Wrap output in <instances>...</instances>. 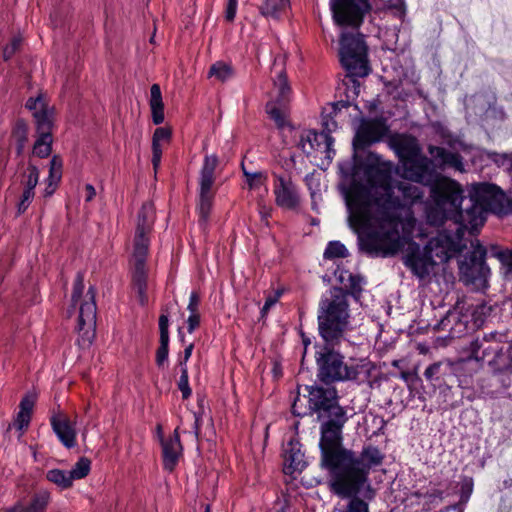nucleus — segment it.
I'll use <instances>...</instances> for the list:
<instances>
[{
  "label": "nucleus",
  "instance_id": "f257e3e1",
  "mask_svg": "<svg viewBox=\"0 0 512 512\" xmlns=\"http://www.w3.org/2000/svg\"><path fill=\"white\" fill-rule=\"evenodd\" d=\"M373 172L379 187L352 191L347 204L352 225L367 232L361 238L363 249L371 255L386 257L399 251L401 238L413 235L417 220L412 208L422 200L424 192L404 181L391 186L388 172Z\"/></svg>",
  "mask_w": 512,
  "mask_h": 512
},
{
  "label": "nucleus",
  "instance_id": "f03ea898",
  "mask_svg": "<svg viewBox=\"0 0 512 512\" xmlns=\"http://www.w3.org/2000/svg\"><path fill=\"white\" fill-rule=\"evenodd\" d=\"M464 200L461 185L448 177L439 176L430 184L429 198L425 202L428 224L440 226L447 219L460 225L459 230L474 233L483 226L486 213L502 214L506 209L505 193L495 184L477 183L469 191L470 205L461 209Z\"/></svg>",
  "mask_w": 512,
  "mask_h": 512
},
{
  "label": "nucleus",
  "instance_id": "7ed1b4c3",
  "mask_svg": "<svg viewBox=\"0 0 512 512\" xmlns=\"http://www.w3.org/2000/svg\"><path fill=\"white\" fill-rule=\"evenodd\" d=\"M354 464L344 466L334 478H328L327 485L330 492L338 497H349L355 494L371 492L369 481L370 470L373 466L382 463L383 456L374 446L364 447L357 455L353 451Z\"/></svg>",
  "mask_w": 512,
  "mask_h": 512
},
{
  "label": "nucleus",
  "instance_id": "20e7f679",
  "mask_svg": "<svg viewBox=\"0 0 512 512\" xmlns=\"http://www.w3.org/2000/svg\"><path fill=\"white\" fill-rule=\"evenodd\" d=\"M155 219L153 203L146 202L142 205L138 217L134 237L133 253L131 258L132 283L137 291L139 302L145 305L148 301L146 259L149 249L148 235L152 230Z\"/></svg>",
  "mask_w": 512,
  "mask_h": 512
},
{
  "label": "nucleus",
  "instance_id": "39448f33",
  "mask_svg": "<svg viewBox=\"0 0 512 512\" xmlns=\"http://www.w3.org/2000/svg\"><path fill=\"white\" fill-rule=\"evenodd\" d=\"M349 304L347 292L333 288L330 296L323 298L318 309L319 334L327 344H337L349 326Z\"/></svg>",
  "mask_w": 512,
  "mask_h": 512
},
{
  "label": "nucleus",
  "instance_id": "423d86ee",
  "mask_svg": "<svg viewBox=\"0 0 512 512\" xmlns=\"http://www.w3.org/2000/svg\"><path fill=\"white\" fill-rule=\"evenodd\" d=\"M343 428L320 424V464L328 472V478H334L339 470L355 461L353 451L342 446Z\"/></svg>",
  "mask_w": 512,
  "mask_h": 512
},
{
  "label": "nucleus",
  "instance_id": "0eeeda50",
  "mask_svg": "<svg viewBox=\"0 0 512 512\" xmlns=\"http://www.w3.org/2000/svg\"><path fill=\"white\" fill-rule=\"evenodd\" d=\"M83 291L84 275L83 273L78 272L73 284L72 302L73 304L80 302L77 324V330L80 337L78 342L83 347H88L95 336L97 310L95 302L96 291L92 286L89 287L84 296Z\"/></svg>",
  "mask_w": 512,
  "mask_h": 512
},
{
  "label": "nucleus",
  "instance_id": "6e6552de",
  "mask_svg": "<svg viewBox=\"0 0 512 512\" xmlns=\"http://www.w3.org/2000/svg\"><path fill=\"white\" fill-rule=\"evenodd\" d=\"M340 61L352 76L365 77L369 74L367 46L362 34L343 33L341 35Z\"/></svg>",
  "mask_w": 512,
  "mask_h": 512
},
{
  "label": "nucleus",
  "instance_id": "1a4fd4ad",
  "mask_svg": "<svg viewBox=\"0 0 512 512\" xmlns=\"http://www.w3.org/2000/svg\"><path fill=\"white\" fill-rule=\"evenodd\" d=\"M509 342L507 333L492 332L485 334L482 338H476L468 347L471 357L477 361L488 360L490 364H494L500 370L512 371V360L509 365H501L500 358Z\"/></svg>",
  "mask_w": 512,
  "mask_h": 512
},
{
  "label": "nucleus",
  "instance_id": "9d476101",
  "mask_svg": "<svg viewBox=\"0 0 512 512\" xmlns=\"http://www.w3.org/2000/svg\"><path fill=\"white\" fill-rule=\"evenodd\" d=\"M218 165V157L216 155H207L204 158L203 166L199 177V191L197 211L199 215V224L206 229L209 217L212 211L215 191L213 184L215 182V169Z\"/></svg>",
  "mask_w": 512,
  "mask_h": 512
},
{
  "label": "nucleus",
  "instance_id": "9b49d317",
  "mask_svg": "<svg viewBox=\"0 0 512 512\" xmlns=\"http://www.w3.org/2000/svg\"><path fill=\"white\" fill-rule=\"evenodd\" d=\"M325 344L317 352L316 362L318 364V378L324 383L346 381L348 364L344 363V357L334 349Z\"/></svg>",
  "mask_w": 512,
  "mask_h": 512
},
{
  "label": "nucleus",
  "instance_id": "f8f14e48",
  "mask_svg": "<svg viewBox=\"0 0 512 512\" xmlns=\"http://www.w3.org/2000/svg\"><path fill=\"white\" fill-rule=\"evenodd\" d=\"M472 245L473 251L460 262V274L467 284L485 288L490 274V269L485 262L486 249L478 241L476 245Z\"/></svg>",
  "mask_w": 512,
  "mask_h": 512
},
{
  "label": "nucleus",
  "instance_id": "ddd939ff",
  "mask_svg": "<svg viewBox=\"0 0 512 512\" xmlns=\"http://www.w3.org/2000/svg\"><path fill=\"white\" fill-rule=\"evenodd\" d=\"M333 19L337 25L358 28L372 5L370 0H331Z\"/></svg>",
  "mask_w": 512,
  "mask_h": 512
},
{
  "label": "nucleus",
  "instance_id": "4468645a",
  "mask_svg": "<svg viewBox=\"0 0 512 512\" xmlns=\"http://www.w3.org/2000/svg\"><path fill=\"white\" fill-rule=\"evenodd\" d=\"M290 95L291 88L286 73L283 69H280L273 80L271 100L266 104L267 114L279 128L284 127L286 124V103L289 101Z\"/></svg>",
  "mask_w": 512,
  "mask_h": 512
},
{
  "label": "nucleus",
  "instance_id": "2eb2a0df",
  "mask_svg": "<svg viewBox=\"0 0 512 512\" xmlns=\"http://www.w3.org/2000/svg\"><path fill=\"white\" fill-rule=\"evenodd\" d=\"M426 253L436 260V264L447 262L462 250L460 238H455L446 232H440L431 238L423 247Z\"/></svg>",
  "mask_w": 512,
  "mask_h": 512
},
{
  "label": "nucleus",
  "instance_id": "dca6fc26",
  "mask_svg": "<svg viewBox=\"0 0 512 512\" xmlns=\"http://www.w3.org/2000/svg\"><path fill=\"white\" fill-rule=\"evenodd\" d=\"M334 138L326 132L317 133L312 130L302 131L299 135L298 148H300L307 156L312 155L316 151L326 154V158L331 160L335 155L333 148Z\"/></svg>",
  "mask_w": 512,
  "mask_h": 512
},
{
  "label": "nucleus",
  "instance_id": "f3484780",
  "mask_svg": "<svg viewBox=\"0 0 512 512\" xmlns=\"http://www.w3.org/2000/svg\"><path fill=\"white\" fill-rule=\"evenodd\" d=\"M403 263L420 280L430 278L437 266L436 260L432 259L419 245L409 246L403 257Z\"/></svg>",
  "mask_w": 512,
  "mask_h": 512
},
{
  "label": "nucleus",
  "instance_id": "a211bd4d",
  "mask_svg": "<svg viewBox=\"0 0 512 512\" xmlns=\"http://www.w3.org/2000/svg\"><path fill=\"white\" fill-rule=\"evenodd\" d=\"M388 131V126L382 120L372 119L365 121L358 128L353 145L357 149H363L382 140Z\"/></svg>",
  "mask_w": 512,
  "mask_h": 512
},
{
  "label": "nucleus",
  "instance_id": "6ab92c4d",
  "mask_svg": "<svg viewBox=\"0 0 512 512\" xmlns=\"http://www.w3.org/2000/svg\"><path fill=\"white\" fill-rule=\"evenodd\" d=\"M273 193L276 205L281 208L293 210L300 204L299 193L290 178L275 175Z\"/></svg>",
  "mask_w": 512,
  "mask_h": 512
},
{
  "label": "nucleus",
  "instance_id": "aec40b11",
  "mask_svg": "<svg viewBox=\"0 0 512 512\" xmlns=\"http://www.w3.org/2000/svg\"><path fill=\"white\" fill-rule=\"evenodd\" d=\"M430 167L431 160L426 156L419 154V156H416L415 158H410L401 162V172L399 175L403 179L427 185Z\"/></svg>",
  "mask_w": 512,
  "mask_h": 512
},
{
  "label": "nucleus",
  "instance_id": "412c9836",
  "mask_svg": "<svg viewBox=\"0 0 512 512\" xmlns=\"http://www.w3.org/2000/svg\"><path fill=\"white\" fill-rule=\"evenodd\" d=\"M307 390L309 393V409L317 413V417L339 403L338 393L334 387L309 386Z\"/></svg>",
  "mask_w": 512,
  "mask_h": 512
},
{
  "label": "nucleus",
  "instance_id": "4be33fe9",
  "mask_svg": "<svg viewBox=\"0 0 512 512\" xmlns=\"http://www.w3.org/2000/svg\"><path fill=\"white\" fill-rule=\"evenodd\" d=\"M25 106L28 110L32 111L37 128L52 127L54 108L49 106L47 99L43 94H39L35 98H29Z\"/></svg>",
  "mask_w": 512,
  "mask_h": 512
},
{
  "label": "nucleus",
  "instance_id": "5701e85b",
  "mask_svg": "<svg viewBox=\"0 0 512 512\" xmlns=\"http://www.w3.org/2000/svg\"><path fill=\"white\" fill-rule=\"evenodd\" d=\"M161 445L163 467L165 470L172 472L177 466L183 451L178 428L174 430L173 435L169 436L167 439H162Z\"/></svg>",
  "mask_w": 512,
  "mask_h": 512
},
{
  "label": "nucleus",
  "instance_id": "b1692460",
  "mask_svg": "<svg viewBox=\"0 0 512 512\" xmlns=\"http://www.w3.org/2000/svg\"><path fill=\"white\" fill-rule=\"evenodd\" d=\"M389 144L399 157L400 162L415 158L421 154V147L418 140L411 135L396 134L390 138Z\"/></svg>",
  "mask_w": 512,
  "mask_h": 512
},
{
  "label": "nucleus",
  "instance_id": "393cba45",
  "mask_svg": "<svg viewBox=\"0 0 512 512\" xmlns=\"http://www.w3.org/2000/svg\"><path fill=\"white\" fill-rule=\"evenodd\" d=\"M51 424L54 432L65 447L72 448L76 445V431L69 419L53 418Z\"/></svg>",
  "mask_w": 512,
  "mask_h": 512
},
{
  "label": "nucleus",
  "instance_id": "a878e982",
  "mask_svg": "<svg viewBox=\"0 0 512 512\" xmlns=\"http://www.w3.org/2000/svg\"><path fill=\"white\" fill-rule=\"evenodd\" d=\"M428 152L435 159L440 161V166H449L457 171L463 172L464 165L462 157L458 153H454L446 150L445 148L438 146H429Z\"/></svg>",
  "mask_w": 512,
  "mask_h": 512
},
{
  "label": "nucleus",
  "instance_id": "bb28decb",
  "mask_svg": "<svg viewBox=\"0 0 512 512\" xmlns=\"http://www.w3.org/2000/svg\"><path fill=\"white\" fill-rule=\"evenodd\" d=\"M149 105L152 114V121L155 125L164 122V103L162 100V93L158 84H153L150 88Z\"/></svg>",
  "mask_w": 512,
  "mask_h": 512
},
{
  "label": "nucleus",
  "instance_id": "cd10ccee",
  "mask_svg": "<svg viewBox=\"0 0 512 512\" xmlns=\"http://www.w3.org/2000/svg\"><path fill=\"white\" fill-rule=\"evenodd\" d=\"M317 418L320 421V424L327 426L336 425L338 427H344L348 421L347 412L341 405H339V403L330 407L328 411L322 413Z\"/></svg>",
  "mask_w": 512,
  "mask_h": 512
},
{
  "label": "nucleus",
  "instance_id": "c85d7f7f",
  "mask_svg": "<svg viewBox=\"0 0 512 512\" xmlns=\"http://www.w3.org/2000/svg\"><path fill=\"white\" fill-rule=\"evenodd\" d=\"M52 127L37 128L38 138L33 146V154L45 158L50 155L52 150Z\"/></svg>",
  "mask_w": 512,
  "mask_h": 512
},
{
  "label": "nucleus",
  "instance_id": "c756f323",
  "mask_svg": "<svg viewBox=\"0 0 512 512\" xmlns=\"http://www.w3.org/2000/svg\"><path fill=\"white\" fill-rule=\"evenodd\" d=\"M35 404V398L31 395L25 396L19 405V412L17 413L14 425L19 430H24L29 426L31 420L32 410Z\"/></svg>",
  "mask_w": 512,
  "mask_h": 512
},
{
  "label": "nucleus",
  "instance_id": "7c9ffc66",
  "mask_svg": "<svg viewBox=\"0 0 512 512\" xmlns=\"http://www.w3.org/2000/svg\"><path fill=\"white\" fill-rule=\"evenodd\" d=\"M374 364L368 359H360L354 365H348L347 373L348 380H367L370 378L372 371L374 370Z\"/></svg>",
  "mask_w": 512,
  "mask_h": 512
},
{
  "label": "nucleus",
  "instance_id": "2f4dec72",
  "mask_svg": "<svg viewBox=\"0 0 512 512\" xmlns=\"http://www.w3.org/2000/svg\"><path fill=\"white\" fill-rule=\"evenodd\" d=\"M50 502V493L40 491L33 495L29 505L21 503V512H45Z\"/></svg>",
  "mask_w": 512,
  "mask_h": 512
},
{
  "label": "nucleus",
  "instance_id": "473e14b6",
  "mask_svg": "<svg viewBox=\"0 0 512 512\" xmlns=\"http://www.w3.org/2000/svg\"><path fill=\"white\" fill-rule=\"evenodd\" d=\"M11 137L16 145L17 154H22L28 142L27 124L24 121H17L13 128Z\"/></svg>",
  "mask_w": 512,
  "mask_h": 512
},
{
  "label": "nucleus",
  "instance_id": "72a5a7b5",
  "mask_svg": "<svg viewBox=\"0 0 512 512\" xmlns=\"http://www.w3.org/2000/svg\"><path fill=\"white\" fill-rule=\"evenodd\" d=\"M40 171L32 164L28 163L27 169L21 175V186L23 189L34 191L39 182Z\"/></svg>",
  "mask_w": 512,
  "mask_h": 512
},
{
  "label": "nucleus",
  "instance_id": "f704fd0d",
  "mask_svg": "<svg viewBox=\"0 0 512 512\" xmlns=\"http://www.w3.org/2000/svg\"><path fill=\"white\" fill-rule=\"evenodd\" d=\"M46 478L61 489H67L73 484L70 472L61 469H51L47 471Z\"/></svg>",
  "mask_w": 512,
  "mask_h": 512
},
{
  "label": "nucleus",
  "instance_id": "c9c22d12",
  "mask_svg": "<svg viewBox=\"0 0 512 512\" xmlns=\"http://www.w3.org/2000/svg\"><path fill=\"white\" fill-rule=\"evenodd\" d=\"M244 175L246 177V182L251 190H258L262 187L264 188V194L268 193V188L266 186L267 183V175L264 172H248L244 167H242Z\"/></svg>",
  "mask_w": 512,
  "mask_h": 512
},
{
  "label": "nucleus",
  "instance_id": "e433bc0d",
  "mask_svg": "<svg viewBox=\"0 0 512 512\" xmlns=\"http://www.w3.org/2000/svg\"><path fill=\"white\" fill-rule=\"evenodd\" d=\"M289 6V0H265L261 6V13L265 16L276 17Z\"/></svg>",
  "mask_w": 512,
  "mask_h": 512
},
{
  "label": "nucleus",
  "instance_id": "4c0bfd02",
  "mask_svg": "<svg viewBox=\"0 0 512 512\" xmlns=\"http://www.w3.org/2000/svg\"><path fill=\"white\" fill-rule=\"evenodd\" d=\"M359 496L370 499L373 497V490L371 489V492L366 495L362 493L349 497H340L341 499H350L346 511L343 512H369L368 504L364 500L360 499Z\"/></svg>",
  "mask_w": 512,
  "mask_h": 512
},
{
  "label": "nucleus",
  "instance_id": "58836bf2",
  "mask_svg": "<svg viewBox=\"0 0 512 512\" xmlns=\"http://www.w3.org/2000/svg\"><path fill=\"white\" fill-rule=\"evenodd\" d=\"M233 75L232 67L222 61L214 63L209 70V77H215L218 81L224 82Z\"/></svg>",
  "mask_w": 512,
  "mask_h": 512
},
{
  "label": "nucleus",
  "instance_id": "ea45409f",
  "mask_svg": "<svg viewBox=\"0 0 512 512\" xmlns=\"http://www.w3.org/2000/svg\"><path fill=\"white\" fill-rule=\"evenodd\" d=\"M348 254V250L344 244L339 241H330L326 246L323 257L333 260L336 258H345Z\"/></svg>",
  "mask_w": 512,
  "mask_h": 512
},
{
  "label": "nucleus",
  "instance_id": "a19ab883",
  "mask_svg": "<svg viewBox=\"0 0 512 512\" xmlns=\"http://www.w3.org/2000/svg\"><path fill=\"white\" fill-rule=\"evenodd\" d=\"M91 462L89 459L83 457L80 458L73 468L69 471L73 480L82 479L86 477L90 472Z\"/></svg>",
  "mask_w": 512,
  "mask_h": 512
},
{
  "label": "nucleus",
  "instance_id": "79ce46f5",
  "mask_svg": "<svg viewBox=\"0 0 512 512\" xmlns=\"http://www.w3.org/2000/svg\"><path fill=\"white\" fill-rule=\"evenodd\" d=\"M62 167V159L59 156L54 155L50 160L49 175L47 179L60 182L62 177Z\"/></svg>",
  "mask_w": 512,
  "mask_h": 512
},
{
  "label": "nucleus",
  "instance_id": "37998d69",
  "mask_svg": "<svg viewBox=\"0 0 512 512\" xmlns=\"http://www.w3.org/2000/svg\"><path fill=\"white\" fill-rule=\"evenodd\" d=\"M34 197H35V191L23 189V191L19 197V200L16 204L18 215L23 214L28 209V207L32 203Z\"/></svg>",
  "mask_w": 512,
  "mask_h": 512
},
{
  "label": "nucleus",
  "instance_id": "c03bdc74",
  "mask_svg": "<svg viewBox=\"0 0 512 512\" xmlns=\"http://www.w3.org/2000/svg\"><path fill=\"white\" fill-rule=\"evenodd\" d=\"M169 354V338L160 337V345L156 352V363L162 366L168 359Z\"/></svg>",
  "mask_w": 512,
  "mask_h": 512
},
{
  "label": "nucleus",
  "instance_id": "a18cd8bd",
  "mask_svg": "<svg viewBox=\"0 0 512 512\" xmlns=\"http://www.w3.org/2000/svg\"><path fill=\"white\" fill-rule=\"evenodd\" d=\"M181 375H180V378L178 380V383H177V386H178V389L181 391L182 393V398L183 399H188L191 394H192V390L189 386V376H188V371H185L184 369H181Z\"/></svg>",
  "mask_w": 512,
  "mask_h": 512
},
{
  "label": "nucleus",
  "instance_id": "49530a36",
  "mask_svg": "<svg viewBox=\"0 0 512 512\" xmlns=\"http://www.w3.org/2000/svg\"><path fill=\"white\" fill-rule=\"evenodd\" d=\"M21 44H22V37L14 36L11 39V42L3 48L4 60H6V61L9 60L19 50Z\"/></svg>",
  "mask_w": 512,
  "mask_h": 512
},
{
  "label": "nucleus",
  "instance_id": "de8ad7c7",
  "mask_svg": "<svg viewBox=\"0 0 512 512\" xmlns=\"http://www.w3.org/2000/svg\"><path fill=\"white\" fill-rule=\"evenodd\" d=\"M302 455L296 453V454H290L289 456H286L285 461L289 462V465L287 466V469L290 473H293L294 471L301 470L304 466V462L302 461Z\"/></svg>",
  "mask_w": 512,
  "mask_h": 512
},
{
  "label": "nucleus",
  "instance_id": "09e8293b",
  "mask_svg": "<svg viewBox=\"0 0 512 512\" xmlns=\"http://www.w3.org/2000/svg\"><path fill=\"white\" fill-rule=\"evenodd\" d=\"M339 279L341 281V283L344 284V286L348 289H350L352 292H356L358 290H360V283H361V279L357 276H354L352 275L351 273H347V280H348V284L345 283V277L343 275V273L339 276Z\"/></svg>",
  "mask_w": 512,
  "mask_h": 512
},
{
  "label": "nucleus",
  "instance_id": "8fccbe9b",
  "mask_svg": "<svg viewBox=\"0 0 512 512\" xmlns=\"http://www.w3.org/2000/svg\"><path fill=\"white\" fill-rule=\"evenodd\" d=\"M442 362H435L428 366L424 371V376L428 381H434L439 379L441 373Z\"/></svg>",
  "mask_w": 512,
  "mask_h": 512
},
{
  "label": "nucleus",
  "instance_id": "3c124183",
  "mask_svg": "<svg viewBox=\"0 0 512 512\" xmlns=\"http://www.w3.org/2000/svg\"><path fill=\"white\" fill-rule=\"evenodd\" d=\"M171 130L167 127H159L154 131L152 145L160 144L161 141H169Z\"/></svg>",
  "mask_w": 512,
  "mask_h": 512
},
{
  "label": "nucleus",
  "instance_id": "603ef678",
  "mask_svg": "<svg viewBox=\"0 0 512 512\" xmlns=\"http://www.w3.org/2000/svg\"><path fill=\"white\" fill-rule=\"evenodd\" d=\"M200 295L197 291H192L189 297V303L187 306V310L190 314H200L199 313V305H200Z\"/></svg>",
  "mask_w": 512,
  "mask_h": 512
},
{
  "label": "nucleus",
  "instance_id": "864d4df0",
  "mask_svg": "<svg viewBox=\"0 0 512 512\" xmlns=\"http://www.w3.org/2000/svg\"><path fill=\"white\" fill-rule=\"evenodd\" d=\"M238 0H227L225 19L232 22L236 16Z\"/></svg>",
  "mask_w": 512,
  "mask_h": 512
},
{
  "label": "nucleus",
  "instance_id": "5fc2aeb1",
  "mask_svg": "<svg viewBox=\"0 0 512 512\" xmlns=\"http://www.w3.org/2000/svg\"><path fill=\"white\" fill-rule=\"evenodd\" d=\"M161 156H162V148L160 144L152 145V164L154 169L156 170L161 162Z\"/></svg>",
  "mask_w": 512,
  "mask_h": 512
},
{
  "label": "nucleus",
  "instance_id": "6e6d98bb",
  "mask_svg": "<svg viewBox=\"0 0 512 512\" xmlns=\"http://www.w3.org/2000/svg\"><path fill=\"white\" fill-rule=\"evenodd\" d=\"M497 257L512 270V250H501L497 252Z\"/></svg>",
  "mask_w": 512,
  "mask_h": 512
},
{
  "label": "nucleus",
  "instance_id": "4d7b16f0",
  "mask_svg": "<svg viewBox=\"0 0 512 512\" xmlns=\"http://www.w3.org/2000/svg\"><path fill=\"white\" fill-rule=\"evenodd\" d=\"M168 317L166 315H161L159 318V330H160V337L161 338H169V331H168Z\"/></svg>",
  "mask_w": 512,
  "mask_h": 512
},
{
  "label": "nucleus",
  "instance_id": "13d9d810",
  "mask_svg": "<svg viewBox=\"0 0 512 512\" xmlns=\"http://www.w3.org/2000/svg\"><path fill=\"white\" fill-rule=\"evenodd\" d=\"M200 324V314H190L187 319V330L193 333Z\"/></svg>",
  "mask_w": 512,
  "mask_h": 512
},
{
  "label": "nucleus",
  "instance_id": "bf43d9fd",
  "mask_svg": "<svg viewBox=\"0 0 512 512\" xmlns=\"http://www.w3.org/2000/svg\"><path fill=\"white\" fill-rule=\"evenodd\" d=\"M58 184H59V182H57V181H52V180L46 179L45 180V188L43 190V196L45 198L52 196L54 194V192L56 191Z\"/></svg>",
  "mask_w": 512,
  "mask_h": 512
},
{
  "label": "nucleus",
  "instance_id": "052dcab7",
  "mask_svg": "<svg viewBox=\"0 0 512 512\" xmlns=\"http://www.w3.org/2000/svg\"><path fill=\"white\" fill-rule=\"evenodd\" d=\"M280 296H281V292H279V291H277L275 293V295H273V296H268L264 303V306H266V309H270L272 306H274L278 302Z\"/></svg>",
  "mask_w": 512,
  "mask_h": 512
},
{
  "label": "nucleus",
  "instance_id": "680f3d73",
  "mask_svg": "<svg viewBox=\"0 0 512 512\" xmlns=\"http://www.w3.org/2000/svg\"><path fill=\"white\" fill-rule=\"evenodd\" d=\"M85 191H86V197L85 201L90 202L94 199L96 196V190L92 184H86L85 185Z\"/></svg>",
  "mask_w": 512,
  "mask_h": 512
},
{
  "label": "nucleus",
  "instance_id": "e2e57ef3",
  "mask_svg": "<svg viewBox=\"0 0 512 512\" xmlns=\"http://www.w3.org/2000/svg\"><path fill=\"white\" fill-rule=\"evenodd\" d=\"M193 417H194L193 430H194L195 436L198 438L199 434H200V421H201V418L196 413L193 414Z\"/></svg>",
  "mask_w": 512,
  "mask_h": 512
},
{
  "label": "nucleus",
  "instance_id": "0e129e2a",
  "mask_svg": "<svg viewBox=\"0 0 512 512\" xmlns=\"http://www.w3.org/2000/svg\"><path fill=\"white\" fill-rule=\"evenodd\" d=\"M298 402H299L298 399L294 401V403L292 405V413L296 416H303L306 413L300 410V406H298Z\"/></svg>",
  "mask_w": 512,
  "mask_h": 512
},
{
  "label": "nucleus",
  "instance_id": "69168bd1",
  "mask_svg": "<svg viewBox=\"0 0 512 512\" xmlns=\"http://www.w3.org/2000/svg\"><path fill=\"white\" fill-rule=\"evenodd\" d=\"M193 348H194V344L193 343H190L189 345H187L185 347L184 352H183V355L185 356V360H189V358L192 355Z\"/></svg>",
  "mask_w": 512,
  "mask_h": 512
},
{
  "label": "nucleus",
  "instance_id": "338daca9",
  "mask_svg": "<svg viewBox=\"0 0 512 512\" xmlns=\"http://www.w3.org/2000/svg\"><path fill=\"white\" fill-rule=\"evenodd\" d=\"M187 362H188V360H185V356L184 355L179 357L178 366L180 367V370L184 369L185 371H188Z\"/></svg>",
  "mask_w": 512,
  "mask_h": 512
},
{
  "label": "nucleus",
  "instance_id": "774afa93",
  "mask_svg": "<svg viewBox=\"0 0 512 512\" xmlns=\"http://www.w3.org/2000/svg\"><path fill=\"white\" fill-rule=\"evenodd\" d=\"M21 502H17L13 507L9 508L6 512H21Z\"/></svg>",
  "mask_w": 512,
  "mask_h": 512
}]
</instances>
